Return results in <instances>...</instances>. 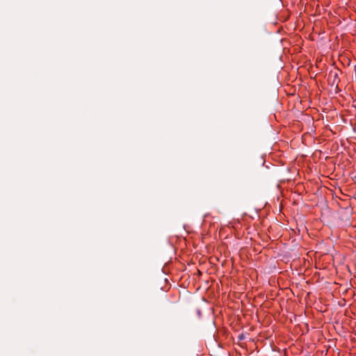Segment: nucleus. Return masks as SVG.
I'll use <instances>...</instances> for the list:
<instances>
[{
	"instance_id": "obj_1",
	"label": "nucleus",
	"mask_w": 356,
	"mask_h": 356,
	"mask_svg": "<svg viewBox=\"0 0 356 356\" xmlns=\"http://www.w3.org/2000/svg\"><path fill=\"white\" fill-rule=\"evenodd\" d=\"M339 60L343 65V67H348L350 65V60L346 55H340Z\"/></svg>"
},
{
	"instance_id": "obj_2",
	"label": "nucleus",
	"mask_w": 356,
	"mask_h": 356,
	"mask_svg": "<svg viewBox=\"0 0 356 356\" xmlns=\"http://www.w3.org/2000/svg\"><path fill=\"white\" fill-rule=\"evenodd\" d=\"M307 71H308V73H309V76L311 77H312L313 74L311 73V72L309 70V69L307 70Z\"/></svg>"
}]
</instances>
